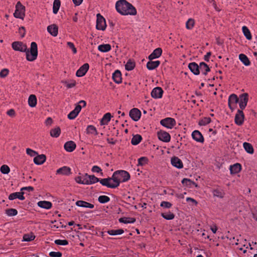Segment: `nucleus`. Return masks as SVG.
<instances>
[{
	"label": "nucleus",
	"instance_id": "1",
	"mask_svg": "<svg viewBox=\"0 0 257 257\" xmlns=\"http://www.w3.org/2000/svg\"><path fill=\"white\" fill-rule=\"evenodd\" d=\"M12 47L15 51L26 52V59L28 61H33L37 58L38 48L36 42L31 43L30 50L28 49L27 46L22 42H14L12 43Z\"/></svg>",
	"mask_w": 257,
	"mask_h": 257
},
{
	"label": "nucleus",
	"instance_id": "2",
	"mask_svg": "<svg viewBox=\"0 0 257 257\" xmlns=\"http://www.w3.org/2000/svg\"><path fill=\"white\" fill-rule=\"evenodd\" d=\"M115 8L117 12L122 16H135L137 9L126 0H118L115 3Z\"/></svg>",
	"mask_w": 257,
	"mask_h": 257
},
{
	"label": "nucleus",
	"instance_id": "3",
	"mask_svg": "<svg viewBox=\"0 0 257 257\" xmlns=\"http://www.w3.org/2000/svg\"><path fill=\"white\" fill-rule=\"evenodd\" d=\"M25 16V7L20 2H17L14 16L16 18L23 20Z\"/></svg>",
	"mask_w": 257,
	"mask_h": 257
},
{
	"label": "nucleus",
	"instance_id": "4",
	"mask_svg": "<svg viewBox=\"0 0 257 257\" xmlns=\"http://www.w3.org/2000/svg\"><path fill=\"white\" fill-rule=\"evenodd\" d=\"M96 17V29L102 31L105 30L106 27L105 19L100 14H97Z\"/></svg>",
	"mask_w": 257,
	"mask_h": 257
},
{
	"label": "nucleus",
	"instance_id": "5",
	"mask_svg": "<svg viewBox=\"0 0 257 257\" xmlns=\"http://www.w3.org/2000/svg\"><path fill=\"white\" fill-rule=\"evenodd\" d=\"M160 123L167 128L171 129L176 125V122L173 118L167 117L162 119L160 121Z\"/></svg>",
	"mask_w": 257,
	"mask_h": 257
},
{
	"label": "nucleus",
	"instance_id": "6",
	"mask_svg": "<svg viewBox=\"0 0 257 257\" xmlns=\"http://www.w3.org/2000/svg\"><path fill=\"white\" fill-rule=\"evenodd\" d=\"M244 119V115L242 110L238 109L235 116V123L238 125L243 124Z\"/></svg>",
	"mask_w": 257,
	"mask_h": 257
},
{
	"label": "nucleus",
	"instance_id": "7",
	"mask_svg": "<svg viewBox=\"0 0 257 257\" xmlns=\"http://www.w3.org/2000/svg\"><path fill=\"white\" fill-rule=\"evenodd\" d=\"M248 100V95L247 93H243L240 95V97L239 98V107L241 110L244 109L247 103Z\"/></svg>",
	"mask_w": 257,
	"mask_h": 257
},
{
	"label": "nucleus",
	"instance_id": "8",
	"mask_svg": "<svg viewBox=\"0 0 257 257\" xmlns=\"http://www.w3.org/2000/svg\"><path fill=\"white\" fill-rule=\"evenodd\" d=\"M116 172L120 179V182H126L130 178V175L129 173L126 171L118 170L116 171Z\"/></svg>",
	"mask_w": 257,
	"mask_h": 257
},
{
	"label": "nucleus",
	"instance_id": "9",
	"mask_svg": "<svg viewBox=\"0 0 257 257\" xmlns=\"http://www.w3.org/2000/svg\"><path fill=\"white\" fill-rule=\"evenodd\" d=\"M129 114L133 120L137 121H138L141 117V112L139 109L134 108L130 110Z\"/></svg>",
	"mask_w": 257,
	"mask_h": 257
},
{
	"label": "nucleus",
	"instance_id": "10",
	"mask_svg": "<svg viewBox=\"0 0 257 257\" xmlns=\"http://www.w3.org/2000/svg\"><path fill=\"white\" fill-rule=\"evenodd\" d=\"M158 137L160 140L164 142H169L171 140L170 134L165 131H160L158 133Z\"/></svg>",
	"mask_w": 257,
	"mask_h": 257
},
{
	"label": "nucleus",
	"instance_id": "11",
	"mask_svg": "<svg viewBox=\"0 0 257 257\" xmlns=\"http://www.w3.org/2000/svg\"><path fill=\"white\" fill-rule=\"evenodd\" d=\"M163 90L162 88L160 87H156L154 88L151 92V96L155 99L161 98L163 94Z\"/></svg>",
	"mask_w": 257,
	"mask_h": 257
},
{
	"label": "nucleus",
	"instance_id": "12",
	"mask_svg": "<svg viewBox=\"0 0 257 257\" xmlns=\"http://www.w3.org/2000/svg\"><path fill=\"white\" fill-rule=\"evenodd\" d=\"M110 179V182L113 181V183H111L112 186H114L112 187V188H115L117 187L120 184V179L118 176V174L116 171L114 172L112 176L111 177H108Z\"/></svg>",
	"mask_w": 257,
	"mask_h": 257
},
{
	"label": "nucleus",
	"instance_id": "13",
	"mask_svg": "<svg viewBox=\"0 0 257 257\" xmlns=\"http://www.w3.org/2000/svg\"><path fill=\"white\" fill-rule=\"evenodd\" d=\"M89 64L88 63L84 64L81 66L79 69L76 71V75L77 77L83 76L87 72L89 69Z\"/></svg>",
	"mask_w": 257,
	"mask_h": 257
},
{
	"label": "nucleus",
	"instance_id": "14",
	"mask_svg": "<svg viewBox=\"0 0 257 257\" xmlns=\"http://www.w3.org/2000/svg\"><path fill=\"white\" fill-rule=\"evenodd\" d=\"M82 106L80 105H77L74 109L71 111L68 114V118L70 119H73L76 117L80 111H81Z\"/></svg>",
	"mask_w": 257,
	"mask_h": 257
},
{
	"label": "nucleus",
	"instance_id": "15",
	"mask_svg": "<svg viewBox=\"0 0 257 257\" xmlns=\"http://www.w3.org/2000/svg\"><path fill=\"white\" fill-rule=\"evenodd\" d=\"M192 137L195 141L197 142L201 143L204 142V140L203 136L199 131L195 130L193 131L192 133Z\"/></svg>",
	"mask_w": 257,
	"mask_h": 257
},
{
	"label": "nucleus",
	"instance_id": "16",
	"mask_svg": "<svg viewBox=\"0 0 257 257\" xmlns=\"http://www.w3.org/2000/svg\"><path fill=\"white\" fill-rule=\"evenodd\" d=\"M76 144L72 141L67 142L64 145L65 150L68 152H73L76 148Z\"/></svg>",
	"mask_w": 257,
	"mask_h": 257
},
{
	"label": "nucleus",
	"instance_id": "17",
	"mask_svg": "<svg viewBox=\"0 0 257 257\" xmlns=\"http://www.w3.org/2000/svg\"><path fill=\"white\" fill-rule=\"evenodd\" d=\"M188 68L194 75H198L200 74L199 65L196 63H190L188 65Z\"/></svg>",
	"mask_w": 257,
	"mask_h": 257
},
{
	"label": "nucleus",
	"instance_id": "18",
	"mask_svg": "<svg viewBox=\"0 0 257 257\" xmlns=\"http://www.w3.org/2000/svg\"><path fill=\"white\" fill-rule=\"evenodd\" d=\"M171 164L178 169H181L183 167V164L182 161L177 157L172 158L171 160Z\"/></svg>",
	"mask_w": 257,
	"mask_h": 257
},
{
	"label": "nucleus",
	"instance_id": "19",
	"mask_svg": "<svg viewBox=\"0 0 257 257\" xmlns=\"http://www.w3.org/2000/svg\"><path fill=\"white\" fill-rule=\"evenodd\" d=\"M162 53V50L161 48H157L155 49L153 52L149 56L150 60L158 58L161 56Z\"/></svg>",
	"mask_w": 257,
	"mask_h": 257
},
{
	"label": "nucleus",
	"instance_id": "20",
	"mask_svg": "<svg viewBox=\"0 0 257 257\" xmlns=\"http://www.w3.org/2000/svg\"><path fill=\"white\" fill-rule=\"evenodd\" d=\"M24 192L13 193L9 195V199L10 200H13L16 198H18L21 200H24L25 199V197L24 196Z\"/></svg>",
	"mask_w": 257,
	"mask_h": 257
},
{
	"label": "nucleus",
	"instance_id": "21",
	"mask_svg": "<svg viewBox=\"0 0 257 257\" xmlns=\"http://www.w3.org/2000/svg\"><path fill=\"white\" fill-rule=\"evenodd\" d=\"M47 31L52 36L56 37L58 35V28L56 25H51L47 27Z\"/></svg>",
	"mask_w": 257,
	"mask_h": 257
},
{
	"label": "nucleus",
	"instance_id": "22",
	"mask_svg": "<svg viewBox=\"0 0 257 257\" xmlns=\"http://www.w3.org/2000/svg\"><path fill=\"white\" fill-rule=\"evenodd\" d=\"M112 78L115 83L117 84L120 83L122 81L120 71L118 70H115L112 74Z\"/></svg>",
	"mask_w": 257,
	"mask_h": 257
},
{
	"label": "nucleus",
	"instance_id": "23",
	"mask_svg": "<svg viewBox=\"0 0 257 257\" xmlns=\"http://www.w3.org/2000/svg\"><path fill=\"white\" fill-rule=\"evenodd\" d=\"M199 68V71H201L202 74L204 75H206L207 73L210 71L208 65L203 62L200 63Z\"/></svg>",
	"mask_w": 257,
	"mask_h": 257
},
{
	"label": "nucleus",
	"instance_id": "24",
	"mask_svg": "<svg viewBox=\"0 0 257 257\" xmlns=\"http://www.w3.org/2000/svg\"><path fill=\"white\" fill-rule=\"evenodd\" d=\"M71 173V169L67 166H63L58 169L56 171L57 174L69 175Z\"/></svg>",
	"mask_w": 257,
	"mask_h": 257
},
{
	"label": "nucleus",
	"instance_id": "25",
	"mask_svg": "<svg viewBox=\"0 0 257 257\" xmlns=\"http://www.w3.org/2000/svg\"><path fill=\"white\" fill-rule=\"evenodd\" d=\"M160 64V61L159 60L155 61L150 60L147 62L146 66L149 70H152L157 68Z\"/></svg>",
	"mask_w": 257,
	"mask_h": 257
},
{
	"label": "nucleus",
	"instance_id": "26",
	"mask_svg": "<svg viewBox=\"0 0 257 257\" xmlns=\"http://www.w3.org/2000/svg\"><path fill=\"white\" fill-rule=\"evenodd\" d=\"M241 166L239 163H236L233 165L230 166V172L231 174H235L240 171Z\"/></svg>",
	"mask_w": 257,
	"mask_h": 257
},
{
	"label": "nucleus",
	"instance_id": "27",
	"mask_svg": "<svg viewBox=\"0 0 257 257\" xmlns=\"http://www.w3.org/2000/svg\"><path fill=\"white\" fill-rule=\"evenodd\" d=\"M76 205L79 207L88 208H93L94 206L93 204L88 203L87 202L79 200L76 202Z\"/></svg>",
	"mask_w": 257,
	"mask_h": 257
},
{
	"label": "nucleus",
	"instance_id": "28",
	"mask_svg": "<svg viewBox=\"0 0 257 257\" xmlns=\"http://www.w3.org/2000/svg\"><path fill=\"white\" fill-rule=\"evenodd\" d=\"M46 159L44 155H38L34 158V162L37 165H42L45 162Z\"/></svg>",
	"mask_w": 257,
	"mask_h": 257
},
{
	"label": "nucleus",
	"instance_id": "29",
	"mask_svg": "<svg viewBox=\"0 0 257 257\" xmlns=\"http://www.w3.org/2000/svg\"><path fill=\"white\" fill-rule=\"evenodd\" d=\"M38 205L40 207L49 209L52 207V204L49 201H40L38 202Z\"/></svg>",
	"mask_w": 257,
	"mask_h": 257
},
{
	"label": "nucleus",
	"instance_id": "30",
	"mask_svg": "<svg viewBox=\"0 0 257 257\" xmlns=\"http://www.w3.org/2000/svg\"><path fill=\"white\" fill-rule=\"evenodd\" d=\"M214 196L220 198H222L225 195L224 191L220 188H216L212 191Z\"/></svg>",
	"mask_w": 257,
	"mask_h": 257
},
{
	"label": "nucleus",
	"instance_id": "31",
	"mask_svg": "<svg viewBox=\"0 0 257 257\" xmlns=\"http://www.w3.org/2000/svg\"><path fill=\"white\" fill-rule=\"evenodd\" d=\"M111 114L109 112L105 113L102 117L100 121L101 125H106L110 121L111 119Z\"/></svg>",
	"mask_w": 257,
	"mask_h": 257
},
{
	"label": "nucleus",
	"instance_id": "32",
	"mask_svg": "<svg viewBox=\"0 0 257 257\" xmlns=\"http://www.w3.org/2000/svg\"><path fill=\"white\" fill-rule=\"evenodd\" d=\"M239 59L245 66H249L250 64V62L248 58L244 54H240L239 55Z\"/></svg>",
	"mask_w": 257,
	"mask_h": 257
},
{
	"label": "nucleus",
	"instance_id": "33",
	"mask_svg": "<svg viewBox=\"0 0 257 257\" xmlns=\"http://www.w3.org/2000/svg\"><path fill=\"white\" fill-rule=\"evenodd\" d=\"M243 147L245 151L250 154H252L254 152V150L252 146L248 143L244 142L243 144Z\"/></svg>",
	"mask_w": 257,
	"mask_h": 257
},
{
	"label": "nucleus",
	"instance_id": "34",
	"mask_svg": "<svg viewBox=\"0 0 257 257\" xmlns=\"http://www.w3.org/2000/svg\"><path fill=\"white\" fill-rule=\"evenodd\" d=\"M28 104L31 107H35L37 104V98L34 94H31L28 98Z\"/></svg>",
	"mask_w": 257,
	"mask_h": 257
},
{
	"label": "nucleus",
	"instance_id": "35",
	"mask_svg": "<svg viewBox=\"0 0 257 257\" xmlns=\"http://www.w3.org/2000/svg\"><path fill=\"white\" fill-rule=\"evenodd\" d=\"M98 50L102 52H107L111 50V46L108 44H101L98 46Z\"/></svg>",
	"mask_w": 257,
	"mask_h": 257
},
{
	"label": "nucleus",
	"instance_id": "36",
	"mask_svg": "<svg viewBox=\"0 0 257 257\" xmlns=\"http://www.w3.org/2000/svg\"><path fill=\"white\" fill-rule=\"evenodd\" d=\"M99 182L102 185L106 186L108 188H112L113 186L111 185V182H110L109 178L101 179L99 180Z\"/></svg>",
	"mask_w": 257,
	"mask_h": 257
},
{
	"label": "nucleus",
	"instance_id": "37",
	"mask_svg": "<svg viewBox=\"0 0 257 257\" xmlns=\"http://www.w3.org/2000/svg\"><path fill=\"white\" fill-rule=\"evenodd\" d=\"M119 222L126 223H133L136 221V219L132 217H121L119 219Z\"/></svg>",
	"mask_w": 257,
	"mask_h": 257
},
{
	"label": "nucleus",
	"instance_id": "38",
	"mask_svg": "<svg viewBox=\"0 0 257 257\" xmlns=\"http://www.w3.org/2000/svg\"><path fill=\"white\" fill-rule=\"evenodd\" d=\"M61 134V129L59 127H57L52 129L50 131V136L54 138H58Z\"/></svg>",
	"mask_w": 257,
	"mask_h": 257
},
{
	"label": "nucleus",
	"instance_id": "39",
	"mask_svg": "<svg viewBox=\"0 0 257 257\" xmlns=\"http://www.w3.org/2000/svg\"><path fill=\"white\" fill-rule=\"evenodd\" d=\"M61 5V2L60 0H54L53 6V13L54 14H57Z\"/></svg>",
	"mask_w": 257,
	"mask_h": 257
},
{
	"label": "nucleus",
	"instance_id": "40",
	"mask_svg": "<svg viewBox=\"0 0 257 257\" xmlns=\"http://www.w3.org/2000/svg\"><path fill=\"white\" fill-rule=\"evenodd\" d=\"M142 140V137L140 135H136L133 136L131 140V143L133 145H137Z\"/></svg>",
	"mask_w": 257,
	"mask_h": 257
},
{
	"label": "nucleus",
	"instance_id": "41",
	"mask_svg": "<svg viewBox=\"0 0 257 257\" xmlns=\"http://www.w3.org/2000/svg\"><path fill=\"white\" fill-rule=\"evenodd\" d=\"M239 101V98L235 94H231L228 98V103H233V104H237Z\"/></svg>",
	"mask_w": 257,
	"mask_h": 257
},
{
	"label": "nucleus",
	"instance_id": "42",
	"mask_svg": "<svg viewBox=\"0 0 257 257\" xmlns=\"http://www.w3.org/2000/svg\"><path fill=\"white\" fill-rule=\"evenodd\" d=\"M242 32H243L244 36L247 40H249L251 39V33L250 32L249 30L248 29V28L246 26H243L242 27Z\"/></svg>",
	"mask_w": 257,
	"mask_h": 257
},
{
	"label": "nucleus",
	"instance_id": "43",
	"mask_svg": "<svg viewBox=\"0 0 257 257\" xmlns=\"http://www.w3.org/2000/svg\"><path fill=\"white\" fill-rule=\"evenodd\" d=\"M86 132L89 134H94L95 135H97L98 134L96 127L92 125H89L87 126L86 128Z\"/></svg>",
	"mask_w": 257,
	"mask_h": 257
},
{
	"label": "nucleus",
	"instance_id": "44",
	"mask_svg": "<svg viewBox=\"0 0 257 257\" xmlns=\"http://www.w3.org/2000/svg\"><path fill=\"white\" fill-rule=\"evenodd\" d=\"M161 216L166 220H172L175 217L174 213L169 211L167 213H162Z\"/></svg>",
	"mask_w": 257,
	"mask_h": 257
},
{
	"label": "nucleus",
	"instance_id": "45",
	"mask_svg": "<svg viewBox=\"0 0 257 257\" xmlns=\"http://www.w3.org/2000/svg\"><path fill=\"white\" fill-rule=\"evenodd\" d=\"M135 67V63L131 60H128L125 65V68L127 71H131Z\"/></svg>",
	"mask_w": 257,
	"mask_h": 257
},
{
	"label": "nucleus",
	"instance_id": "46",
	"mask_svg": "<svg viewBox=\"0 0 257 257\" xmlns=\"http://www.w3.org/2000/svg\"><path fill=\"white\" fill-rule=\"evenodd\" d=\"M124 232V230L122 229H118L116 230H109L107 231L108 234L111 235H115L118 234H121Z\"/></svg>",
	"mask_w": 257,
	"mask_h": 257
},
{
	"label": "nucleus",
	"instance_id": "47",
	"mask_svg": "<svg viewBox=\"0 0 257 257\" xmlns=\"http://www.w3.org/2000/svg\"><path fill=\"white\" fill-rule=\"evenodd\" d=\"M110 200V198L105 195H101L98 198V201L102 204L108 202Z\"/></svg>",
	"mask_w": 257,
	"mask_h": 257
},
{
	"label": "nucleus",
	"instance_id": "48",
	"mask_svg": "<svg viewBox=\"0 0 257 257\" xmlns=\"http://www.w3.org/2000/svg\"><path fill=\"white\" fill-rule=\"evenodd\" d=\"M194 20L191 18L189 19L186 23V28L188 30H191L194 27Z\"/></svg>",
	"mask_w": 257,
	"mask_h": 257
},
{
	"label": "nucleus",
	"instance_id": "49",
	"mask_svg": "<svg viewBox=\"0 0 257 257\" xmlns=\"http://www.w3.org/2000/svg\"><path fill=\"white\" fill-rule=\"evenodd\" d=\"M35 238V236L33 234H25L23 236V241H30L33 240Z\"/></svg>",
	"mask_w": 257,
	"mask_h": 257
},
{
	"label": "nucleus",
	"instance_id": "50",
	"mask_svg": "<svg viewBox=\"0 0 257 257\" xmlns=\"http://www.w3.org/2000/svg\"><path fill=\"white\" fill-rule=\"evenodd\" d=\"M89 175L87 174H85L84 175L82 176L81 181H80V183L81 184H86L89 185Z\"/></svg>",
	"mask_w": 257,
	"mask_h": 257
},
{
	"label": "nucleus",
	"instance_id": "51",
	"mask_svg": "<svg viewBox=\"0 0 257 257\" xmlns=\"http://www.w3.org/2000/svg\"><path fill=\"white\" fill-rule=\"evenodd\" d=\"M6 214L9 216H15L18 214V211L16 209H8L6 210Z\"/></svg>",
	"mask_w": 257,
	"mask_h": 257
},
{
	"label": "nucleus",
	"instance_id": "52",
	"mask_svg": "<svg viewBox=\"0 0 257 257\" xmlns=\"http://www.w3.org/2000/svg\"><path fill=\"white\" fill-rule=\"evenodd\" d=\"M148 159L147 157H142L138 159V165L144 166L148 163Z\"/></svg>",
	"mask_w": 257,
	"mask_h": 257
},
{
	"label": "nucleus",
	"instance_id": "53",
	"mask_svg": "<svg viewBox=\"0 0 257 257\" xmlns=\"http://www.w3.org/2000/svg\"><path fill=\"white\" fill-rule=\"evenodd\" d=\"M0 170L3 174H7L10 172V169L8 166L3 165L1 166Z\"/></svg>",
	"mask_w": 257,
	"mask_h": 257
},
{
	"label": "nucleus",
	"instance_id": "54",
	"mask_svg": "<svg viewBox=\"0 0 257 257\" xmlns=\"http://www.w3.org/2000/svg\"><path fill=\"white\" fill-rule=\"evenodd\" d=\"M182 183L187 186H191L192 184H195L194 182L192 181L190 179L184 178L182 181Z\"/></svg>",
	"mask_w": 257,
	"mask_h": 257
},
{
	"label": "nucleus",
	"instance_id": "55",
	"mask_svg": "<svg viewBox=\"0 0 257 257\" xmlns=\"http://www.w3.org/2000/svg\"><path fill=\"white\" fill-rule=\"evenodd\" d=\"M55 244L57 245H66L68 244V240L66 239L61 240V239H56L55 240Z\"/></svg>",
	"mask_w": 257,
	"mask_h": 257
},
{
	"label": "nucleus",
	"instance_id": "56",
	"mask_svg": "<svg viewBox=\"0 0 257 257\" xmlns=\"http://www.w3.org/2000/svg\"><path fill=\"white\" fill-rule=\"evenodd\" d=\"M89 185L99 182V179L95 177L94 175H89Z\"/></svg>",
	"mask_w": 257,
	"mask_h": 257
},
{
	"label": "nucleus",
	"instance_id": "57",
	"mask_svg": "<svg viewBox=\"0 0 257 257\" xmlns=\"http://www.w3.org/2000/svg\"><path fill=\"white\" fill-rule=\"evenodd\" d=\"M211 121V118L209 117H205L204 119H202L199 122V124L200 125H205L208 123H209Z\"/></svg>",
	"mask_w": 257,
	"mask_h": 257
},
{
	"label": "nucleus",
	"instance_id": "58",
	"mask_svg": "<svg viewBox=\"0 0 257 257\" xmlns=\"http://www.w3.org/2000/svg\"><path fill=\"white\" fill-rule=\"evenodd\" d=\"M9 73V70L8 69L4 68L0 72V77L1 78H5L8 76Z\"/></svg>",
	"mask_w": 257,
	"mask_h": 257
},
{
	"label": "nucleus",
	"instance_id": "59",
	"mask_svg": "<svg viewBox=\"0 0 257 257\" xmlns=\"http://www.w3.org/2000/svg\"><path fill=\"white\" fill-rule=\"evenodd\" d=\"M160 206L165 208H170L172 207V204L169 202L164 201L161 203Z\"/></svg>",
	"mask_w": 257,
	"mask_h": 257
},
{
	"label": "nucleus",
	"instance_id": "60",
	"mask_svg": "<svg viewBox=\"0 0 257 257\" xmlns=\"http://www.w3.org/2000/svg\"><path fill=\"white\" fill-rule=\"evenodd\" d=\"M26 153L31 157H34L35 155L38 154L36 151H35L30 148H27L26 149Z\"/></svg>",
	"mask_w": 257,
	"mask_h": 257
},
{
	"label": "nucleus",
	"instance_id": "61",
	"mask_svg": "<svg viewBox=\"0 0 257 257\" xmlns=\"http://www.w3.org/2000/svg\"><path fill=\"white\" fill-rule=\"evenodd\" d=\"M49 255L51 257H62V254L59 251H51L49 253Z\"/></svg>",
	"mask_w": 257,
	"mask_h": 257
},
{
	"label": "nucleus",
	"instance_id": "62",
	"mask_svg": "<svg viewBox=\"0 0 257 257\" xmlns=\"http://www.w3.org/2000/svg\"><path fill=\"white\" fill-rule=\"evenodd\" d=\"M67 44L68 47H69L70 49H72L74 54H76L77 53L76 48H75V47L73 43H72L71 42H68Z\"/></svg>",
	"mask_w": 257,
	"mask_h": 257
},
{
	"label": "nucleus",
	"instance_id": "63",
	"mask_svg": "<svg viewBox=\"0 0 257 257\" xmlns=\"http://www.w3.org/2000/svg\"><path fill=\"white\" fill-rule=\"evenodd\" d=\"M91 170L92 172H96V173H100V172H101V171H102V170L101 169V168L97 166H93Z\"/></svg>",
	"mask_w": 257,
	"mask_h": 257
},
{
	"label": "nucleus",
	"instance_id": "64",
	"mask_svg": "<svg viewBox=\"0 0 257 257\" xmlns=\"http://www.w3.org/2000/svg\"><path fill=\"white\" fill-rule=\"evenodd\" d=\"M76 85V82L74 81H72L71 82H66V86L67 88H70L75 86Z\"/></svg>",
	"mask_w": 257,
	"mask_h": 257
}]
</instances>
